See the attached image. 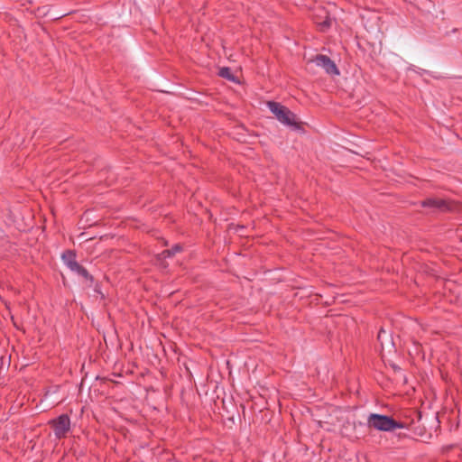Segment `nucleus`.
Returning a JSON list of instances; mask_svg holds the SVG:
<instances>
[{
    "label": "nucleus",
    "instance_id": "423d86ee",
    "mask_svg": "<svg viewBox=\"0 0 462 462\" xmlns=\"http://www.w3.org/2000/svg\"><path fill=\"white\" fill-rule=\"evenodd\" d=\"M61 259L70 271L79 263L76 261V253L72 250H66L63 252Z\"/></svg>",
    "mask_w": 462,
    "mask_h": 462
},
{
    "label": "nucleus",
    "instance_id": "6e6552de",
    "mask_svg": "<svg viewBox=\"0 0 462 462\" xmlns=\"http://www.w3.org/2000/svg\"><path fill=\"white\" fill-rule=\"evenodd\" d=\"M180 250H181L180 245H174L171 249H166V250H163V251L162 252L161 255H162L163 258L171 257V256H173L177 252H180Z\"/></svg>",
    "mask_w": 462,
    "mask_h": 462
},
{
    "label": "nucleus",
    "instance_id": "39448f33",
    "mask_svg": "<svg viewBox=\"0 0 462 462\" xmlns=\"http://www.w3.org/2000/svg\"><path fill=\"white\" fill-rule=\"evenodd\" d=\"M421 206L424 208H430L434 210L441 212L449 211L452 209L450 204L447 200L438 198L426 199L421 202Z\"/></svg>",
    "mask_w": 462,
    "mask_h": 462
},
{
    "label": "nucleus",
    "instance_id": "f257e3e1",
    "mask_svg": "<svg viewBox=\"0 0 462 462\" xmlns=\"http://www.w3.org/2000/svg\"><path fill=\"white\" fill-rule=\"evenodd\" d=\"M367 426L380 431L391 432L397 429H404L405 424L393 418L378 413H370L367 417Z\"/></svg>",
    "mask_w": 462,
    "mask_h": 462
},
{
    "label": "nucleus",
    "instance_id": "0eeeda50",
    "mask_svg": "<svg viewBox=\"0 0 462 462\" xmlns=\"http://www.w3.org/2000/svg\"><path fill=\"white\" fill-rule=\"evenodd\" d=\"M71 272L73 273H76L77 274H79V276H81L82 278H84L86 281H90L92 282L93 281V277L91 274H89V273L87 271V269H85L82 265H80L79 263H78L72 270Z\"/></svg>",
    "mask_w": 462,
    "mask_h": 462
},
{
    "label": "nucleus",
    "instance_id": "9b49d317",
    "mask_svg": "<svg viewBox=\"0 0 462 462\" xmlns=\"http://www.w3.org/2000/svg\"><path fill=\"white\" fill-rule=\"evenodd\" d=\"M330 20L326 18L322 23H320V26L322 30H325L330 26Z\"/></svg>",
    "mask_w": 462,
    "mask_h": 462
},
{
    "label": "nucleus",
    "instance_id": "7ed1b4c3",
    "mask_svg": "<svg viewBox=\"0 0 462 462\" xmlns=\"http://www.w3.org/2000/svg\"><path fill=\"white\" fill-rule=\"evenodd\" d=\"M49 424L53 429L57 439H63L70 431V419L67 414H61L58 418L51 420Z\"/></svg>",
    "mask_w": 462,
    "mask_h": 462
},
{
    "label": "nucleus",
    "instance_id": "f03ea898",
    "mask_svg": "<svg viewBox=\"0 0 462 462\" xmlns=\"http://www.w3.org/2000/svg\"><path fill=\"white\" fill-rule=\"evenodd\" d=\"M267 107L282 124L291 126L295 130L301 128L300 123L298 122L296 115L285 106L275 101H268Z\"/></svg>",
    "mask_w": 462,
    "mask_h": 462
},
{
    "label": "nucleus",
    "instance_id": "9d476101",
    "mask_svg": "<svg viewBox=\"0 0 462 462\" xmlns=\"http://www.w3.org/2000/svg\"><path fill=\"white\" fill-rule=\"evenodd\" d=\"M386 334V331L383 329V328H381L378 332V335H377V339L378 341L380 342L381 346H383V336Z\"/></svg>",
    "mask_w": 462,
    "mask_h": 462
},
{
    "label": "nucleus",
    "instance_id": "1a4fd4ad",
    "mask_svg": "<svg viewBox=\"0 0 462 462\" xmlns=\"http://www.w3.org/2000/svg\"><path fill=\"white\" fill-rule=\"evenodd\" d=\"M219 75L228 80L235 81V77L233 76L231 69L227 67L220 69Z\"/></svg>",
    "mask_w": 462,
    "mask_h": 462
},
{
    "label": "nucleus",
    "instance_id": "20e7f679",
    "mask_svg": "<svg viewBox=\"0 0 462 462\" xmlns=\"http://www.w3.org/2000/svg\"><path fill=\"white\" fill-rule=\"evenodd\" d=\"M317 66L321 67L329 75H338L339 70L335 62L326 55L318 54L312 60Z\"/></svg>",
    "mask_w": 462,
    "mask_h": 462
}]
</instances>
